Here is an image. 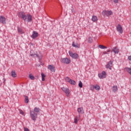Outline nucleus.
Returning <instances> with one entry per match:
<instances>
[{"label": "nucleus", "mask_w": 131, "mask_h": 131, "mask_svg": "<svg viewBox=\"0 0 131 131\" xmlns=\"http://www.w3.org/2000/svg\"><path fill=\"white\" fill-rule=\"evenodd\" d=\"M19 16L25 21L27 20L28 22L32 21V16L30 14H25L24 12H20L18 13Z\"/></svg>", "instance_id": "obj_1"}, {"label": "nucleus", "mask_w": 131, "mask_h": 131, "mask_svg": "<svg viewBox=\"0 0 131 131\" xmlns=\"http://www.w3.org/2000/svg\"><path fill=\"white\" fill-rule=\"evenodd\" d=\"M30 115L31 116V118L34 121H35L37 118V114L35 113L33 111H30Z\"/></svg>", "instance_id": "obj_2"}, {"label": "nucleus", "mask_w": 131, "mask_h": 131, "mask_svg": "<svg viewBox=\"0 0 131 131\" xmlns=\"http://www.w3.org/2000/svg\"><path fill=\"white\" fill-rule=\"evenodd\" d=\"M69 54L70 57H71L73 59H78V57H79V56L78 55V54H77V53H73L71 51H69Z\"/></svg>", "instance_id": "obj_3"}, {"label": "nucleus", "mask_w": 131, "mask_h": 131, "mask_svg": "<svg viewBox=\"0 0 131 131\" xmlns=\"http://www.w3.org/2000/svg\"><path fill=\"white\" fill-rule=\"evenodd\" d=\"M113 65V61L111 60L105 66V67L107 69H110V70H112Z\"/></svg>", "instance_id": "obj_4"}, {"label": "nucleus", "mask_w": 131, "mask_h": 131, "mask_svg": "<svg viewBox=\"0 0 131 131\" xmlns=\"http://www.w3.org/2000/svg\"><path fill=\"white\" fill-rule=\"evenodd\" d=\"M61 90L63 91V92L65 93L67 97H69L70 95V90H69L68 88H66L64 87H63L61 88Z\"/></svg>", "instance_id": "obj_5"}, {"label": "nucleus", "mask_w": 131, "mask_h": 131, "mask_svg": "<svg viewBox=\"0 0 131 131\" xmlns=\"http://www.w3.org/2000/svg\"><path fill=\"white\" fill-rule=\"evenodd\" d=\"M102 15H103V16H111V15H112V14H113V12H112V11H103L102 12Z\"/></svg>", "instance_id": "obj_6"}, {"label": "nucleus", "mask_w": 131, "mask_h": 131, "mask_svg": "<svg viewBox=\"0 0 131 131\" xmlns=\"http://www.w3.org/2000/svg\"><path fill=\"white\" fill-rule=\"evenodd\" d=\"M61 61V63H63L64 64H70V62H71L70 59L68 58H62Z\"/></svg>", "instance_id": "obj_7"}, {"label": "nucleus", "mask_w": 131, "mask_h": 131, "mask_svg": "<svg viewBox=\"0 0 131 131\" xmlns=\"http://www.w3.org/2000/svg\"><path fill=\"white\" fill-rule=\"evenodd\" d=\"M98 77L100 79L106 78V72L102 71L101 73L98 74Z\"/></svg>", "instance_id": "obj_8"}, {"label": "nucleus", "mask_w": 131, "mask_h": 131, "mask_svg": "<svg viewBox=\"0 0 131 131\" xmlns=\"http://www.w3.org/2000/svg\"><path fill=\"white\" fill-rule=\"evenodd\" d=\"M117 30L119 32V33H120L122 34V33H123V29H122V27H121V25L120 24H119L117 26Z\"/></svg>", "instance_id": "obj_9"}, {"label": "nucleus", "mask_w": 131, "mask_h": 131, "mask_svg": "<svg viewBox=\"0 0 131 131\" xmlns=\"http://www.w3.org/2000/svg\"><path fill=\"white\" fill-rule=\"evenodd\" d=\"M47 68L49 70H50V71H51V72H55V71H56V70L55 69V67H54V66L52 64L48 65Z\"/></svg>", "instance_id": "obj_10"}, {"label": "nucleus", "mask_w": 131, "mask_h": 131, "mask_svg": "<svg viewBox=\"0 0 131 131\" xmlns=\"http://www.w3.org/2000/svg\"><path fill=\"white\" fill-rule=\"evenodd\" d=\"M112 51L114 54H119V48L117 47H115L113 48Z\"/></svg>", "instance_id": "obj_11"}, {"label": "nucleus", "mask_w": 131, "mask_h": 131, "mask_svg": "<svg viewBox=\"0 0 131 131\" xmlns=\"http://www.w3.org/2000/svg\"><path fill=\"white\" fill-rule=\"evenodd\" d=\"M0 22L2 23V24H6L7 23L6 22V17L4 16H0Z\"/></svg>", "instance_id": "obj_12"}, {"label": "nucleus", "mask_w": 131, "mask_h": 131, "mask_svg": "<svg viewBox=\"0 0 131 131\" xmlns=\"http://www.w3.org/2000/svg\"><path fill=\"white\" fill-rule=\"evenodd\" d=\"M32 58H39L38 55L33 53V51L31 50L30 51V55Z\"/></svg>", "instance_id": "obj_13"}, {"label": "nucleus", "mask_w": 131, "mask_h": 131, "mask_svg": "<svg viewBox=\"0 0 131 131\" xmlns=\"http://www.w3.org/2000/svg\"><path fill=\"white\" fill-rule=\"evenodd\" d=\"M77 112L79 114H83V113H84V111H83V108L78 107L77 108Z\"/></svg>", "instance_id": "obj_14"}, {"label": "nucleus", "mask_w": 131, "mask_h": 131, "mask_svg": "<svg viewBox=\"0 0 131 131\" xmlns=\"http://www.w3.org/2000/svg\"><path fill=\"white\" fill-rule=\"evenodd\" d=\"M37 36H38V33H37L35 31H33V34L31 36L32 38H36V37H37Z\"/></svg>", "instance_id": "obj_15"}, {"label": "nucleus", "mask_w": 131, "mask_h": 131, "mask_svg": "<svg viewBox=\"0 0 131 131\" xmlns=\"http://www.w3.org/2000/svg\"><path fill=\"white\" fill-rule=\"evenodd\" d=\"M123 70L125 72H128L131 75V68L126 67L124 68Z\"/></svg>", "instance_id": "obj_16"}, {"label": "nucleus", "mask_w": 131, "mask_h": 131, "mask_svg": "<svg viewBox=\"0 0 131 131\" xmlns=\"http://www.w3.org/2000/svg\"><path fill=\"white\" fill-rule=\"evenodd\" d=\"M17 32H18V33H19L20 34H24V31H23V29H22V28L18 27H17Z\"/></svg>", "instance_id": "obj_17"}, {"label": "nucleus", "mask_w": 131, "mask_h": 131, "mask_svg": "<svg viewBox=\"0 0 131 131\" xmlns=\"http://www.w3.org/2000/svg\"><path fill=\"white\" fill-rule=\"evenodd\" d=\"M11 74L12 77H17V74H16V72H15V71H12L11 72Z\"/></svg>", "instance_id": "obj_18"}, {"label": "nucleus", "mask_w": 131, "mask_h": 131, "mask_svg": "<svg viewBox=\"0 0 131 131\" xmlns=\"http://www.w3.org/2000/svg\"><path fill=\"white\" fill-rule=\"evenodd\" d=\"M93 88H94L96 91H100V90H101V88L98 84H96L95 85L93 86Z\"/></svg>", "instance_id": "obj_19"}, {"label": "nucleus", "mask_w": 131, "mask_h": 131, "mask_svg": "<svg viewBox=\"0 0 131 131\" xmlns=\"http://www.w3.org/2000/svg\"><path fill=\"white\" fill-rule=\"evenodd\" d=\"M92 20L93 22H97V21H98V17L95 15H93L92 18Z\"/></svg>", "instance_id": "obj_20"}, {"label": "nucleus", "mask_w": 131, "mask_h": 131, "mask_svg": "<svg viewBox=\"0 0 131 131\" xmlns=\"http://www.w3.org/2000/svg\"><path fill=\"white\" fill-rule=\"evenodd\" d=\"M117 90H118V88L116 85H114L113 86V92L114 93H116L117 92Z\"/></svg>", "instance_id": "obj_21"}, {"label": "nucleus", "mask_w": 131, "mask_h": 131, "mask_svg": "<svg viewBox=\"0 0 131 131\" xmlns=\"http://www.w3.org/2000/svg\"><path fill=\"white\" fill-rule=\"evenodd\" d=\"M39 111H40V108H38V107H35L34 108V112L35 113H38V112H39Z\"/></svg>", "instance_id": "obj_22"}, {"label": "nucleus", "mask_w": 131, "mask_h": 131, "mask_svg": "<svg viewBox=\"0 0 131 131\" xmlns=\"http://www.w3.org/2000/svg\"><path fill=\"white\" fill-rule=\"evenodd\" d=\"M72 47H74V48H80V45H78V43L74 44V42H73L72 45Z\"/></svg>", "instance_id": "obj_23"}, {"label": "nucleus", "mask_w": 131, "mask_h": 131, "mask_svg": "<svg viewBox=\"0 0 131 131\" xmlns=\"http://www.w3.org/2000/svg\"><path fill=\"white\" fill-rule=\"evenodd\" d=\"M69 83H70L72 85H75L76 83L75 82V81H74V80L71 79V80L70 81Z\"/></svg>", "instance_id": "obj_24"}, {"label": "nucleus", "mask_w": 131, "mask_h": 131, "mask_svg": "<svg viewBox=\"0 0 131 131\" xmlns=\"http://www.w3.org/2000/svg\"><path fill=\"white\" fill-rule=\"evenodd\" d=\"M42 81H45L46 80V75L43 73H41Z\"/></svg>", "instance_id": "obj_25"}, {"label": "nucleus", "mask_w": 131, "mask_h": 131, "mask_svg": "<svg viewBox=\"0 0 131 131\" xmlns=\"http://www.w3.org/2000/svg\"><path fill=\"white\" fill-rule=\"evenodd\" d=\"M29 77L30 79H31L32 80H33V79H34V76H33V75H32V74H30L29 75Z\"/></svg>", "instance_id": "obj_26"}, {"label": "nucleus", "mask_w": 131, "mask_h": 131, "mask_svg": "<svg viewBox=\"0 0 131 131\" xmlns=\"http://www.w3.org/2000/svg\"><path fill=\"white\" fill-rule=\"evenodd\" d=\"M25 102L26 104L28 103V102H29V100L28 99V97L27 96H25Z\"/></svg>", "instance_id": "obj_27"}, {"label": "nucleus", "mask_w": 131, "mask_h": 131, "mask_svg": "<svg viewBox=\"0 0 131 131\" xmlns=\"http://www.w3.org/2000/svg\"><path fill=\"white\" fill-rule=\"evenodd\" d=\"M100 49H102V50H104V49H106L107 47L104 46L103 45H99Z\"/></svg>", "instance_id": "obj_28"}, {"label": "nucleus", "mask_w": 131, "mask_h": 131, "mask_svg": "<svg viewBox=\"0 0 131 131\" xmlns=\"http://www.w3.org/2000/svg\"><path fill=\"white\" fill-rule=\"evenodd\" d=\"M88 42H89V43H92V42H93V39L91 37L89 38Z\"/></svg>", "instance_id": "obj_29"}, {"label": "nucleus", "mask_w": 131, "mask_h": 131, "mask_svg": "<svg viewBox=\"0 0 131 131\" xmlns=\"http://www.w3.org/2000/svg\"><path fill=\"white\" fill-rule=\"evenodd\" d=\"M71 80V79L69 78V77H66V81H67L68 82H70Z\"/></svg>", "instance_id": "obj_30"}, {"label": "nucleus", "mask_w": 131, "mask_h": 131, "mask_svg": "<svg viewBox=\"0 0 131 131\" xmlns=\"http://www.w3.org/2000/svg\"><path fill=\"white\" fill-rule=\"evenodd\" d=\"M78 86H79L80 88H82V82H81V81H79V84H78Z\"/></svg>", "instance_id": "obj_31"}, {"label": "nucleus", "mask_w": 131, "mask_h": 131, "mask_svg": "<svg viewBox=\"0 0 131 131\" xmlns=\"http://www.w3.org/2000/svg\"><path fill=\"white\" fill-rule=\"evenodd\" d=\"M74 122H75V123H77V122H78L77 117H76L75 118Z\"/></svg>", "instance_id": "obj_32"}, {"label": "nucleus", "mask_w": 131, "mask_h": 131, "mask_svg": "<svg viewBox=\"0 0 131 131\" xmlns=\"http://www.w3.org/2000/svg\"><path fill=\"white\" fill-rule=\"evenodd\" d=\"M19 114H21V115H24V112H23V111H22L21 110H20Z\"/></svg>", "instance_id": "obj_33"}, {"label": "nucleus", "mask_w": 131, "mask_h": 131, "mask_svg": "<svg viewBox=\"0 0 131 131\" xmlns=\"http://www.w3.org/2000/svg\"><path fill=\"white\" fill-rule=\"evenodd\" d=\"M115 4H118V0H112Z\"/></svg>", "instance_id": "obj_34"}, {"label": "nucleus", "mask_w": 131, "mask_h": 131, "mask_svg": "<svg viewBox=\"0 0 131 131\" xmlns=\"http://www.w3.org/2000/svg\"><path fill=\"white\" fill-rule=\"evenodd\" d=\"M128 60H129V61H131V55L128 56Z\"/></svg>", "instance_id": "obj_35"}, {"label": "nucleus", "mask_w": 131, "mask_h": 131, "mask_svg": "<svg viewBox=\"0 0 131 131\" xmlns=\"http://www.w3.org/2000/svg\"><path fill=\"white\" fill-rule=\"evenodd\" d=\"M94 89H95V88H94V85H92V86L91 87V91H94Z\"/></svg>", "instance_id": "obj_36"}, {"label": "nucleus", "mask_w": 131, "mask_h": 131, "mask_svg": "<svg viewBox=\"0 0 131 131\" xmlns=\"http://www.w3.org/2000/svg\"><path fill=\"white\" fill-rule=\"evenodd\" d=\"M24 130L25 131H29V129H28V128H25Z\"/></svg>", "instance_id": "obj_37"}, {"label": "nucleus", "mask_w": 131, "mask_h": 131, "mask_svg": "<svg viewBox=\"0 0 131 131\" xmlns=\"http://www.w3.org/2000/svg\"><path fill=\"white\" fill-rule=\"evenodd\" d=\"M104 55L108 54V53L106 51L103 52Z\"/></svg>", "instance_id": "obj_38"}, {"label": "nucleus", "mask_w": 131, "mask_h": 131, "mask_svg": "<svg viewBox=\"0 0 131 131\" xmlns=\"http://www.w3.org/2000/svg\"><path fill=\"white\" fill-rule=\"evenodd\" d=\"M75 11H74V9H72V13H75Z\"/></svg>", "instance_id": "obj_39"}, {"label": "nucleus", "mask_w": 131, "mask_h": 131, "mask_svg": "<svg viewBox=\"0 0 131 131\" xmlns=\"http://www.w3.org/2000/svg\"><path fill=\"white\" fill-rule=\"evenodd\" d=\"M106 53H110V50H108L106 51Z\"/></svg>", "instance_id": "obj_40"}, {"label": "nucleus", "mask_w": 131, "mask_h": 131, "mask_svg": "<svg viewBox=\"0 0 131 131\" xmlns=\"http://www.w3.org/2000/svg\"><path fill=\"white\" fill-rule=\"evenodd\" d=\"M79 118H80V115H79Z\"/></svg>", "instance_id": "obj_41"}, {"label": "nucleus", "mask_w": 131, "mask_h": 131, "mask_svg": "<svg viewBox=\"0 0 131 131\" xmlns=\"http://www.w3.org/2000/svg\"><path fill=\"white\" fill-rule=\"evenodd\" d=\"M1 106H0V109H1Z\"/></svg>", "instance_id": "obj_42"}]
</instances>
